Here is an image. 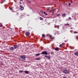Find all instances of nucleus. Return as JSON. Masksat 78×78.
Returning <instances> with one entry per match:
<instances>
[{
    "instance_id": "nucleus-25",
    "label": "nucleus",
    "mask_w": 78,
    "mask_h": 78,
    "mask_svg": "<svg viewBox=\"0 0 78 78\" xmlns=\"http://www.w3.org/2000/svg\"><path fill=\"white\" fill-rule=\"evenodd\" d=\"M75 37H76V39H78V35L76 36Z\"/></svg>"
},
{
    "instance_id": "nucleus-22",
    "label": "nucleus",
    "mask_w": 78,
    "mask_h": 78,
    "mask_svg": "<svg viewBox=\"0 0 78 78\" xmlns=\"http://www.w3.org/2000/svg\"><path fill=\"white\" fill-rule=\"evenodd\" d=\"M62 16H63L64 17H65V16H66V14L64 13V14H62Z\"/></svg>"
},
{
    "instance_id": "nucleus-32",
    "label": "nucleus",
    "mask_w": 78,
    "mask_h": 78,
    "mask_svg": "<svg viewBox=\"0 0 78 78\" xmlns=\"http://www.w3.org/2000/svg\"><path fill=\"white\" fill-rule=\"evenodd\" d=\"M70 2H71V3H73L72 1H70Z\"/></svg>"
},
{
    "instance_id": "nucleus-24",
    "label": "nucleus",
    "mask_w": 78,
    "mask_h": 78,
    "mask_svg": "<svg viewBox=\"0 0 78 78\" xmlns=\"http://www.w3.org/2000/svg\"><path fill=\"white\" fill-rule=\"evenodd\" d=\"M0 27H2V26H3V25H2V24L1 23H0Z\"/></svg>"
},
{
    "instance_id": "nucleus-38",
    "label": "nucleus",
    "mask_w": 78,
    "mask_h": 78,
    "mask_svg": "<svg viewBox=\"0 0 78 78\" xmlns=\"http://www.w3.org/2000/svg\"><path fill=\"white\" fill-rule=\"evenodd\" d=\"M29 2V3H30L31 2Z\"/></svg>"
},
{
    "instance_id": "nucleus-3",
    "label": "nucleus",
    "mask_w": 78,
    "mask_h": 78,
    "mask_svg": "<svg viewBox=\"0 0 78 78\" xmlns=\"http://www.w3.org/2000/svg\"><path fill=\"white\" fill-rule=\"evenodd\" d=\"M41 54L42 55H48V53H47V52L46 51H42L41 52Z\"/></svg>"
},
{
    "instance_id": "nucleus-41",
    "label": "nucleus",
    "mask_w": 78,
    "mask_h": 78,
    "mask_svg": "<svg viewBox=\"0 0 78 78\" xmlns=\"http://www.w3.org/2000/svg\"><path fill=\"white\" fill-rule=\"evenodd\" d=\"M51 41H53V40H51Z\"/></svg>"
},
{
    "instance_id": "nucleus-29",
    "label": "nucleus",
    "mask_w": 78,
    "mask_h": 78,
    "mask_svg": "<svg viewBox=\"0 0 78 78\" xmlns=\"http://www.w3.org/2000/svg\"><path fill=\"white\" fill-rule=\"evenodd\" d=\"M70 19H71V17H69V20H70Z\"/></svg>"
},
{
    "instance_id": "nucleus-23",
    "label": "nucleus",
    "mask_w": 78,
    "mask_h": 78,
    "mask_svg": "<svg viewBox=\"0 0 78 78\" xmlns=\"http://www.w3.org/2000/svg\"><path fill=\"white\" fill-rule=\"evenodd\" d=\"M44 14H45V15H47V14L46 13H45V12H44Z\"/></svg>"
},
{
    "instance_id": "nucleus-1",
    "label": "nucleus",
    "mask_w": 78,
    "mask_h": 78,
    "mask_svg": "<svg viewBox=\"0 0 78 78\" xmlns=\"http://www.w3.org/2000/svg\"><path fill=\"white\" fill-rule=\"evenodd\" d=\"M69 70H67V69H65L64 70H63V72L65 74H68L69 72Z\"/></svg>"
},
{
    "instance_id": "nucleus-42",
    "label": "nucleus",
    "mask_w": 78,
    "mask_h": 78,
    "mask_svg": "<svg viewBox=\"0 0 78 78\" xmlns=\"http://www.w3.org/2000/svg\"><path fill=\"white\" fill-rule=\"evenodd\" d=\"M64 3H65V2H64Z\"/></svg>"
},
{
    "instance_id": "nucleus-17",
    "label": "nucleus",
    "mask_w": 78,
    "mask_h": 78,
    "mask_svg": "<svg viewBox=\"0 0 78 78\" xmlns=\"http://www.w3.org/2000/svg\"><path fill=\"white\" fill-rule=\"evenodd\" d=\"M42 37L43 38H44V37H45V35L44 34H43L42 35Z\"/></svg>"
},
{
    "instance_id": "nucleus-5",
    "label": "nucleus",
    "mask_w": 78,
    "mask_h": 78,
    "mask_svg": "<svg viewBox=\"0 0 78 78\" xmlns=\"http://www.w3.org/2000/svg\"><path fill=\"white\" fill-rule=\"evenodd\" d=\"M14 49H16L19 47V45H15L14 46Z\"/></svg>"
},
{
    "instance_id": "nucleus-11",
    "label": "nucleus",
    "mask_w": 78,
    "mask_h": 78,
    "mask_svg": "<svg viewBox=\"0 0 78 78\" xmlns=\"http://www.w3.org/2000/svg\"><path fill=\"white\" fill-rule=\"evenodd\" d=\"M35 60H38V61L40 60L41 59V58L39 57H38L37 58H35Z\"/></svg>"
},
{
    "instance_id": "nucleus-27",
    "label": "nucleus",
    "mask_w": 78,
    "mask_h": 78,
    "mask_svg": "<svg viewBox=\"0 0 78 78\" xmlns=\"http://www.w3.org/2000/svg\"><path fill=\"white\" fill-rule=\"evenodd\" d=\"M2 2H5V0H2Z\"/></svg>"
},
{
    "instance_id": "nucleus-30",
    "label": "nucleus",
    "mask_w": 78,
    "mask_h": 78,
    "mask_svg": "<svg viewBox=\"0 0 78 78\" xmlns=\"http://www.w3.org/2000/svg\"><path fill=\"white\" fill-rule=\"evenodd\" d=\"M63 78H66V77L64 76Z\"/></svg>"
},
{
    "instance_id": "nucleus-10",
    "label": "nucleus",
    "mask_w": 78,
    "mask_h": 78,
    "mask_svg": "<svg viewBox=\"0 0 78 78\" xmlns=\"http://www.w3.org/2000/svg\"><path fill=\"white\" fill-rule=\"evenodd\" d=\"M45 58H48V59H50V56H47V55H45Z\"/></svg>"
},
{
    "instance_id": "nucleus-16",
    "label": "nucleus",
    "mask_w": 78,
    "mask_h": 78,
    "mask_svg": "<svg viewBox=\"0 0 78 78\" xmlns=\"http://www.w3.org/2000/svg\"><path fill=\"white\" fill-rule=\"evenodd\" d=\"M19 72H20V73H23V70H20Z\"/></svg>"
},
{
    "instance_id": "nucleus-31",
    "label": "nucleus",
    "mask_w": 78,
    "mask_h": 78,
    "mask_svg": "<svg viewBox=\"0 0 78 78\" xmlns=\"http://www.w3.org/2000/svg\"><path fill=\"white\" fill-rule=\"evenodd\" d=\"M68 5H69V6H70V3H69Z\"/></svg>"
},
{
    "instance_id": "nucleus-20",
    "label": "nucleus",
    "mask_w": 78,
    "mask_h": 78,
    "mask_svg": "<svg viewBox=\"0 0 78 78\" xmlns=\"http://www.w3.org/2000/svg\"><path fill=\"white\" fill-rule=\"evenodd\" d=\"M59 47L60 48L62 47V44H60L59 45Z\"/></svg>"
},
{
    "instance_id": "nucleus-15",
    "label": "nucleus",
    "mask_w": 78,
    "mask_h": 78,
    "mask_svg": "<svg viewBox=\"0 0 78 78\" xmlns=\"http://www.w3.org/2000/svg\"><path fill=\"white\" fill-rule=\"evenodd\" d=\"M75 55H76V56H78V52L75 53Z\"/></svg>"
},
{
    "instance_id": "nucleus-21",
    "label": "nucleus",
    "mask_w": 78,
    "mask_h": 78,
    "mask_svg": "<svg viewBox=\"0 0 78 78\" xmlns=\"http://www.w3.org/2000/svg\"><path fill=\"white\" fill-rule=\"evenodd\" d=\"M67 25H70V24L69 23H67L65 24V26H66Z\"/></svg>"
},
{
    "instance_id": "nucleus-37",
    "label": "nucleus",
    "mask_w": 78,
    "mask_h": 78,
    "mask_svg": "<svg viewBox=\"0 0 78 78\" xmlns=\"http://www.w3.org/2000/svg\"><path fill=\"white\" fill-rule=\"evenodd\" d=\"M53 14H51V16H52V15H53Z\"/></svg>"
},
{
    "instance_id": "nucleus-34",
    "label": "nucleus",
    "mask_w": 78,
    "mask_h": 78,
    "mask_svg": "<svg viewBox=\"0 0 78 78\" xmlns=\"http://www.w3.org/2000/svg\"><path fill=\"white\" fill-rule=\"evenodd\" d=\"M10 9H11V10H12V8H11Z\"/></svg>"
},
{
    "instance_id": "nucleus-35",
    "label": "nucleus",
    "mask_w": 78,
    "mask_h": 78,
    "mask_svg": "<svg viewBox=\"0 0 78 78\" xmlns=\"http://www.w3.org/2000/svg\"><path fill=\"white\" fill-rule=\"evenodd\" d=\"M55 39L54 37L52 38V39Z\"/></svg>"
},
{
    "instance_id": "nucleus-19",
    "label": "nucleus",
    "mask_w": 78,
    "mask_h": 78,
    "mask_svg": "<svg viewBox=\"0 0 78 78\" xmlns=\"http://www.w3.org/2000/svg\"><path fill=\"white\" fill-rule=\"evenodd\" d=\"M40 19L41 20H44V19H43V18L41 17H40Z\"/></svg>"
},
{
    "instance_id": "nucleus-33",
    "label": "nucleus",
    "mask_w": 78,
    "mask_h": 78,
    "mask_svg": "<svg viewBox=\"0 0 78 78\" xmlns=\"http://www.w3.org/2000/svg\"><path fill=\"white\" fill-rule=\"evenodd\" d=\"M57 28H59V26H57Z\"/></svg>"
},
{
    "instance_id": "nucleus-2",
    "label": "nucleus",
    "mask_w": 78,
    "mask_h": 78,
    "mask_svg": "<svg viewBox=\"0 0 78 78\" xmlns=\"http://www.w3.org/2000/svg\"><path fill=\"white\" fill-rule=\"evenodd\" d=\"M20 58H21V59H23L24 61H25V60H26V58H26V57H25V56L23 55L21 56H20Z\"/></svg>"
},
{
    "instance_id": "nucleus-6",
    "label": "nucleus",
    "mask_w": 78,
    "mask_h": 78,
    "mask_svg": "<svg viewBox=\"0 0 78 78\" xmlns=\"http://www.w3.org/2000/svg\"><path fill=\"white\" fill-rule=\"evenodd\" d=\"M25 34L26 36H28L30 35V33L28 32H27L25 33Z\"/></svg>"
},
{
    "instance_id": "nucleus-40",
    "label": "nucleus",
    "mask_w": 78,
    "mask_h": 78,
    "mask_svg": "<svg viewBox=\"0 0 78 78\" xmlns=\"http://www.w3.org/2000/svg\"><path fill=\"white\" fill-rule=\"evenodd\" d=\"M58 10L59 11V9H58Z\"/></svg>"
},
{
    "instance_id": "nucleus-26",
    "label": "nucleus",
    "mask_w": 78,
    "mask_h": 78,
    "mask_svg": "<svg viewBox=\"0 0 78 78\" xmlns=\"http://www.w3.org/2000/svg\"><path fill=\"white\" fill-rule=\"evenodd\" d=\"M74 34H76L77 33V32L75 31L74 32Z\"/></svg>"
},
{
    "instance_id": "nucleus-4",
    "label": "nucleus",
    "mask_w": 78,
    "mask_h": 78,
    "mask_svg": "<svg viewBox=\"0 0 78 78\" xmlns=\"http://www.w3.org/2000/svg\"><path fill=\"white\" fill-rule=\"evenodd\" d=\"M20 9L21 11H22V10H23V9H24V8H23V7L21 5H20Z\"/></svg>"
},
{
    "instance_id": "nucleus-12",
    "label": "nucleus",
    "mask_w": 78,
    "mask_h": 78,
    "mask_svg": "<svg viewBox=\"0 0 78 78\" xmlns=\"http://www.w3.org/2000/svg\"><path fill=\"white\" fill-rule=\"evenodd\" d=\"M47 12H51V11H50V8H47Z\"/></svg>"
},
{
    "instance_id": "nucleus-14",
    "label": "nucleus",
    "mask_w": 78,
    "mask_h": 78,
    "mask_svg": "<svg viewBox=\"0 0 78 78\" xmlns=\"http://www.w3.org/2000/svg\"><path fill=\"white\" fill-rule=\"evenodd\" d=\"M24 72L26 74H28V71H24Z\"/></svg>"
},
{
    "instance_id": "nucleus-18",
    "label": "nucleus",
    "mask_w": 78,
    "mask_h": 78,
    "mask_svg": "<svg viewBox=\"0 0 78 78\" xmlns=\"http://www.w3.org/2000/svg\"><path fill=\"white\" fill-rule=\"evenodd\" d=\"M41 55V54L40 53H38L37 54H36L35 55L36 56H39V55Z\"/></svg>"
},
{
    "instance_id": "nucleus-13",
    "label": "nucleus",
    "mask_w": 78,
    "mask_h": 78,
    "mask_svg": "<svg viewBox=\"0 0 78 78\" xmlns=\"http://www.w3.org/2000/svg\"><path fill=\"white\" fill-rule=\"evenodd\" d=\"M51 54L52 55H54V52L53 51H52L51 52Z\"/></svg>"
},
{
    "instance_id": "nucleus-9",
    "label": "nucleus",
    "mask_w": 78,
    "mask_h": 78,
    "mask_svg": "<svg viewBox=\"0 0 78 78\" xmlns=\"http://www.w3.org/2000/svg\"><path fill=\"white\" fill-rule=\"evenodd\" d=\"M56 9H53V11L51 12H52V14H54V12H55V11H56Z\"/></svg>"
},
{
    "instance_id": "nucleus-28",
    "label": "nucleus",
    "mask_w": 78,
    "mask_h": 78,
    "mask_svg": "<svg viewBox=\"0 0 78 78\" xmlns=\"http://www.w3.org/2000/svg\"><path fill=\"white\" fill-rule=\"evenodd\" d=\"M56 16H60V14H57L56 15Z\"/></svg>"
},
{
    "instance_id": "nucleus-8",
    "label": "nucleus",
    "mask_w": 78,
    "mask_h": 78,
    "mask_svg": "<svg viewBox=\"0 0 78 78\" xmlns=\"http://www.w3.org/2000/svg\"><path fill=\"white\" fill-rule=\"evenodd\" d=\"M14 49V47H12L10 48V50H11V51H12Z\"/></svg>"
},
{
    "instance_id": "nucleus-7",
    "label": "nucleus",
    "mask_w": 78,
    "mask_h": 78,
    "mask_svg": "<svg viewBox=\"0 0 78 78\" xmlns=\"http://www.w3.org/2000/svg\"><path fill=\"white\" fill-rule=\"evenodd\" d=\"M59 50V48L56 47L55 48V51H58Z\"/></svg>"
},
{
    "instance_id": "nucleus-39",
    "label": "nucleus",
    "mask_w": 78,
    "mask_h": 78,
    "mask_svg": "<svg viewBox=\"0 0 78 78\" xmlns=\"http://www.w3.org/2000/svg\"><path fill=\"white\" fill-rule=\"evenodd\" d=\"M68 20V19H66V20Z\"/></svg>"
},
{
    "instance_id": "nucleus-36",
    "label": "nucleus",
    "mask_w": 78,
    "mask_h": 78,
    "mask_svg": "<svg viewBox=\"0 0 78 78\" xmlns=\"http://www.w3.org/2000/svg\"><path fill=\"white\" fill-rule=\"evenodd\" d=\"M49 37H51V36L50 35V36H49Z\"/></svg>"
}]
</instances>
